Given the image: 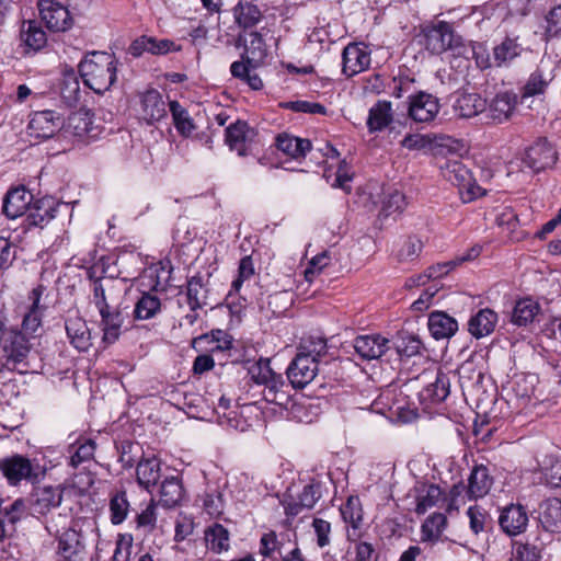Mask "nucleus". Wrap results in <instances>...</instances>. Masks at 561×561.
I'll return each instance as SVG.
<instances>
[{"label":"nucleus","mask_w":561,"mask_h":561,"mask_svg":"<svg viewBox=\"0 0 561 561\" xmlns=\"http://www.w3.org/2000/svg\"><path fill=\"white\" fill-rule=\"evenodd\" d=\"M409 99V116L415 122H431L439 111L437 98L430 93L420 92L415 95H410Z\"/></svg>","instance_id":"obj_16"},{"label":"nucleus","mask_w":561,"mask_h":561,"mask_svg":"<svg viewBox=\"0 0 561 561\" xmlns=\"http://www.w3.org/2000/svg\"><path fill=\"white\" fill-rule=\"evenodd\" d=\"M229 531L221 524H214L205 530V542L207 548L215 552L221 553L230 547Z\"/></svg>","instance_id":"obj_42"},{"label":"nucleus","mask_w":561,"mask_h":561,"mask_svg":"<svg viewBox=\"0 0 561 561\" xmlns=\"http://www.w3.org/2000/svg\"><path fill=\"white\" fill-rule=\"evenodd\" d=\"M486 102L477 93H467L457 101V110L462 117H472L483 112Z\"/></svg>","instance_id":"obj_52"},{"label":"nucleus","mask_w":561,"mask_h":561,"mask_svg":"<svg viewBox=\"0 0 561 561\" xmlns=\"http://www.w3.org/2000/svg\"><path fill=\"white\" fill-rule=\"evenodd\" d=\"M343 520L351 526L347 530V539L356 541L360 534L359 529L363 523V507L358 496H350L341 507Z\"/></svg>","instance_id":"obj_23"},{"label":"nucleus","mask_w":561,"mask_h":561,"mask_svg":"<svg viewBox=\"0 0 561 561\" xmlns=\"http://www.w3.org/2000/svg\"><path fill=\"white\" fill-rule=\"evenodd\" d=\"M317 371L318 363L298 353L286 369V375L293 388L302 389L313 380Z\"/></svg>","instance_id":"obj_12"},{"label":"nucleus","mask_w":561,"mask_h":561,"mask_svg":"<svg viewBox=\"0 0 561 561\" xmlns=\"http://www.w3.org/2000/svg\"><path fill=\"white\" fill-rule=\"evenodd\" d=\"M546 34L549 36H558L561 34V5L552 8L547 18Z\"/></svg>","instance_id":"obj_64"},{"label":"nucleus","mask_w":561,"mask_h":561,"mask_svg":"<svg viewBox=\"0 0 561 561\" xmlns=\"http://www.w3.org/2000/svg\"><path fill=\"white\" fill-rule=\"evenodd\" d=\"M114 290L115 282L113 279H108L105 285L102 282H94L92 302L95 305L99 313H103L116 306L114 305Z\"/></svg>","instance_id":"obj_41"},{"label":"nucleus","mask_w":561,"mask_h":561,"mask_svg":"<svg viewBox=\"0 0 561 561\" xmlns=\"http://www.w3.org/2000/svg\"><path fill=\"white\" fill-rule=\"evenodd\" d=\"M493 484L489 469L483 465L476 466L468 479V494L471 499H480L489 493Z\"/></svg>","instance_id":"obj_34"},{"label":"nucleus","mask_w":561,"mask_h":561,"mask_svg":"<svg viewBox=\"0 0 561 561\" xmlns=\"http://www.w3.org/2000/svg\"><path fill=\"white\" fill-rule=\"evenodd\" d=\"M89 535L73 524L58 537L57 553L62 561H84L88 557Z\"/></svg>","instance_id":"obj_5"},{"label":"nucleus","mask_w":561,"mask_h":561,"mask_svg":"<svg viewBox=\"0 0 561 561\" xmlns=\"http://www.w3.org/2000/svg\"><path fill=\"white\" fill-rule=\"evenodd\" d=\"M137 483L147 491H151L162 478L161 461L157 457L142 458L136 465Z\"/></svg>","instance_id":"obj_21"},{"label":"nucleus","mask_w":561,"mask_h":561,"mask_svg":"<svg viewBox=\"0 0 561 561\" xmlns=\"http://www.w3.org/2000/svg\"><path fill=\"white\" fill-rule=\"evenodd\" d=\"M517 105V95L512 92L497 94L490 104L491 116L502 122L507 119L515 111Z\"/></svg>","instance_id":"obj_38"},{"label":"nucleus","mask_w":561,"mask_h":561,"mask_svg":"<svg viewBox=\"0 0 561 561\" xmlns=\"http://www.w3.org/2000/svg\"><path fill=\"white\" fill-rule=\"evenodd\" d=\"M321 483L312 480L310 483L304 485L302 490L296 495H288L282 501L285 513L287 516L295 517L304 510H311L316 503L321 499Z\"/></svg>","instance_id":"obj_7"},{"label":"nucleus","mask_w":561,"mask_h":561,"mask_svg":"<svg viewBox=\"0 0 561 561\" xmlns=\"http://www.w3.org/2000/svg\"><path fill=\"white\" fill-rule=\"evenodd\" d=\"M159 502L162 506L172 508L178 506L184 497L182 480L175 476H167L162 479L159 491Z\"/></svg>","instance_id":"obj_28"},{"label":"nucleus","mask_w":561,"mask_h":561,"mask_svg":"<svg viewBox=\"0 0 561 561\" xmlns=\"http://www.w3.org/2000/svg\"><path fill=\"white\" fill-rule=\"evenodd\" d=\"M38 10L42 21L53 32H65L72 25L68 9L55 0H39Z\"/></svg>","instance_id":"obj_8"},{"label":"nucleus","mask_w":561,"mask_h":561,"mask_svg":"<svg viewBox=\"0 0 561 561\" xmlns=\"http://www.w3.org/2000/svg\"><path fill=\"white\" fill-rule=\"evenodd\" d=\"M33 195L25 186L11 187L2 201V214L8 219H15L23 216L30 208Z\"/></svg>","instance_id":"obj_15"},{"label":"nucleus","mask_w":561,"mask_h":561,"mask_svg":"<svg viewBox=\"0 0 561 561\" xmlns=\"http://www.w3.org/2000/svg\"><path fill=\"white\" fill-rule=\"evenodd\" d=\"M100 316L103 331V342L106 344L115 343L122 334V325L124 323V317L119 311L118 306H115L110 310L100 313Z\"/></svg>","instance_id":"obj_32"},{"label":"nucleus","mask_w":561,"mask_h":561,"mask_svg":"<svg viewBox=\"0 0 561 561\" xmlns=\"http://www.w3.org/2000/svg\"><path fill=\"white\" fill-rule=\"evenodd\" d=\"M497 323V313L490 308L479 310L468 322V330L477 339L491 334Z\"/></svg>","instance_id":"obj_31"},{"label":"nucleus","mask_w":561,"mask_h":561,"mask_svg":"<svg viewBox=\"0 0 561 561\" xmlns=\"http://www.w3.org/2000/svg\"><path fill=\"white\" fill-rule=\"evenodd\" d=\"M0 359L2 366L8 370L19 369L20 365L26 366V359L31 351V344L18 328H11L7 331L3 341L0 344Z\"/></svg>","instance_id":"obj_4"},{"label":"nucleus","mask_w":561,"mask_h":561,"mask_svg":"<svg viewBox=\"0 0 561 561\" xmlns=\"http://www.w3.org/2000/svg\"><path fill=\"white\" fill-rule=\"evenodd\" d=\"M141 115L149 123L167 115L165 102L157 90H149L141 95Z\"/></svg>","instance_id":"obj_33"},{"label":"nucleus","mask_w":561,"mask_h":561,"mask_svg":"<svg viewBox=\"0 0 561 561\" xmlns=\"http://www.w3.org/2000/svg\"><path fill=\"white\" fill-rule=\"evenodd\" d=\"M18 245L0 236V273L9 270L16 259Z\"/></svg>","instance_id":"obj_57"},{"label":"nucleus","mask_w":561,"mask_h":561,"mask_svg":"<svg viewBox=\"0 0 561 561\" xmlns=\"http://www.w3.org/2000/svg\"><path fill=\"white\" fill-rule=\"evenodd\" d=\"M43 317L44 313L27 309L23 314L20 331L25 336H36L37 331L42 328Z\"/></svg>","instance_id":"obj_59"},{"label":"nucleus","mask_w":561,"mask_h":561,"mask_svg":"<svg viewBox=\"0 0 561 561\" xmlns=\"http://www.w3.org/2000/svg\"><path fill=\"white\" fill-rule=\"evenodd\" d=\"M239 41H242V36H239ZM244 53L242 58L252 68H257L267 56V48L264 42L263 35L260 32H250L247 37L243 38Z\"/></svg>","instance_id":"obj_26"},{"label":"nucleus","mask_w":561,"mask_h":561,"mask_svg":"<svg viewBox=\"0 0 561 561\" xmlns=\"http://www.w3.org/2000/svg\"><path fill=\"white\" fill-rule=\"evenodd\" d=\"M117 59L106 51H90L79 64L83 83L98 94L108 91L117 77Z\"/></svg>","instance_id":"obj_2"},{"label":"nucleus","mask_w":561,"mask_h":561,"mask_svg":"<svg viewBox=\"0 0 561 561\" xmlns=\"http://www.w3.org/2000/svg\"><path fill=\"white\" fill-rule=\"evenodd\" d=\"M65 329L70 344L79 352H85L92 345L90 329L81 317H68Z\"/></svg>","instance_id":"obj_20"},{"label":"nucleus","mask_w":561,"mask_h":561,"mask_svg":"<svg viewBox=\"0 0 561 561\" xmlns=\"http://www.w3.org/2000/svg\"><path fill=\"white\" fill-rule=\"evenodd\" d=\"M110 520L113 525H121L128 516L130 503L125 490H117L110 495Z\"/></svg>","instance_id":"obj_39"},{"label":"nucleus","mask_w":561,"mask_h":561,"mask_svg":"<svg viewBox=\"0 0 561 561\" xmlns=\"http://www.w3.org/2000/svg\"><path fill=\"white\" fill-rule=\"evenodd\" d=\"M20 38L25 47L33 51L41 50L47 43L46 33L36 21L23 22Z\"/></svg>","instance_id":"obj_35"},{"label":"nucleus","mask_w":561,"mask_h":561,"mask_svg":"<svg viewBox=\"0 0 561 561\" xmlns=\"http://www.w3.org/2000/svg\"><path fill=\"white\" fill-rule=\"evenodd\" d=\"M0 471L11 485H16L22 480H28L32 477L33 466L28 458L13 455L0 459Z\"/></svg>","instance_id":"obj_18"},{"label":"nucleus","mask_w":561,"mask_h":561,"mask_svg":"<svg viewBox=\"0 0 561 561\" xmlns=\"http://www.w3.org/2000/svg\"><path fill=\"white\" fill-rule=\"evenodd\" d=\"M542 528L549 533L561 531V500L551 497L539 506L538 517Z\"/></svg>","instance_id":"obj_29"},{"label":"nucleus","mask_w":561,"mask_h":561,"mask_svg":"<svg viewBox=\"0 0 561 561\" xmlns=\"http://www.w3.org/2000/svg\"><path fill=\"white\" fill-rule=\"evenodd\" d=\"M353 347L360 358L371 360L381 357L390 348V341L380 334L358 335Z\"/></svg>","instance_id":"obj_17"},{"label":"nucleus","mask_w":561,"mask_h":561,"mask_svg":"<svg viewBox=\"0 0 561 561\" xmlns=\"http://www.w3.org/2000/svg\"><path fill=\"white\" fill-rule=\"evenodd\" d=\"M370 65V53L364 44H348L342 54V72L353 77L365 71Z\"/></svg>","instance_id":"obj_14"},{"label":"nucleus","mask_w":561,"mask_h":561,"mask_svg":"<svg viewBox=\"0 0 561 561\" xmlns=\"http://www.w3.org/2000/svg\"><path fill=\"white\" fill-rule=\"evenodd\" d=\"M95 443L92 439L78 440L77 445L70 446L69 466L73 469L79 468L83 462L90 461L94 457Z\"/></svg>","instance_id":"obj_46"},{"label":"nucleus","mask_w":561,"mask_h":561,"mask_svg":"<svg viewBox=\"0 0 561 561\" xmlns=\"http://www.w3.org/2000/svg\"><path fill=\"white\" fill-rule=\"evenodd\" d=\"M62 127V117L51 110L35 112L28 123L30 136L34 138H53Z\"/></svg>","instance_id":"obj_9"},{"label":"nucleus","mask_w":561,"mask_h":561,"mask_svg":"<svg viewBox=\"0 0 561 561\" xmlns=\"http://www.w3.org/2000/svg\"><path fill=\"white\" fill-rule=\"evenodd\" d=\"M135 522L137 528H144L148 533L153 531L157 526L156 502L153 499H151L145 510L136 515Z\"/></svg>","instance_id":"obj_60"},{"label":"nucleus","mask_w":561,"mask_h":561,"mask_svg":"<svg viewBox=\"0 0 561 561\" xmlns=\"http://www.w3.org/2000/svg\"><path fill=\"white\" fill-rule=\"evenodd\" d=\"M517 39V37H506L501 44L494 47L493 58L497 67L510 66L515 58L520 56L524 48Z\"/></svg>","instance_id":"obj_36"},{"label":"nucleus","mask_w":561,"mask_h":561,"mask_svg":"<svg viewBox=\"0 0 561 561\" xmlns=\"http://www.w3.org/2000/svg\"><path fill=\"white\" fill-rule=\"evenodd\" d=\"M392 121L391 103L388 101H378L369 110L367 126L370 131L382 130Z\"/></svg>","instance_id":"obj_40"},{"label":"nucleus","mask_w":561,"mask_h":561,"mask_svg":"<svg viewBox=\"0 0 561 561\" xmlns=\"http://www.w3.org/2000/svg\"><path fill=\"white\" fill-rule=\"evenodd\" d=\"M443 492L438 485H424L422 490L417 491L415 512L419 515L425 514L427 510L437 504Z\"/></svg>","instance_id":"obj_50"},{"label":"nucleus","mask_w":561,"mask_h":561,"mask_svg":"<svg viewBox=\"0 0 561 561\" xmlns=\"http://www.w3.org/2000/svg\"><path fill=\"white\" fill-rule=\"evenodd\" d=\"M253 137V130L243 121H237L226 128L225 140H249Z\"/></svg>","instance_id":"obj_62"},{"label":"nucleus","mask_w":561,"mask_h":561,"mask_svg":"<svg viewBox=\"0 0 561 561\" xmlns=\"http://www.w3.org/2000/svg\"><path fill=\"white\" fill-rule=\"evenodd\" d=\"M133 542L131 534H118L112 561H129L133 552Z\"/></svg>","instance_id":"obj_58"},{"label":"nucleus","mask_w":561,"mask_h":561,"mask_svg":"<svg viewBox=\"0 0 561 561\" xmlns=\"http://www.w3.org/2000/svg\"><path fill=\"white\" fill-rule=\"evenodd\" d=\"M60 204L51 196H44L31 204L25 222L27 228H44L55 217Z\"/></svg>","instance_id":"obj_13"},{"label":"nucleus","mask_w":561,"mask_h":561,"mask_svg":"<svg viewBox=\"0 0 561 561\" xmlns=\"http://www.w3.org/2000/svg\"><path fill=\"white\" fill-rule=\"evenodd\" d=\"M428 330L436 340L449 339L458 330V322L444 311H434L428 317Z\"/></svg>","instance_id":"obj_30"},{"label":"nucleus","mask_w":561,"mask_h":561,"mask_svg":"<svg viewBox=\"0 0 561 561\" xmlns=\"http://www.w3.org/2000/svg\"><path fill=\"white\" fill-rule=\"evenodd\" d=\"M409 150H420L430 153L436 160V164L443 176L453 185L459 188L463 203L483 196L485 191L478 185L472 178L470 170L457 158L461 156L460 150H467L463 146L454 147L446 142H402Z\"/></svg>","instance_id":"obj_1"},{"label":"nucleus","mask_w":561,"mask_h":561,"mask_svg":"<svg viewBox=\"0 0 561 561\" xmlns=\"http://www.w3.org/2000/svg\"><path fill=\"white\" fill-rule=\"evenodd\" d=\"M424 45L432 54H442L459 45V37L455 35L453 26L439 21L422 28Z\"/></svg>","instance_id":"obj_6"},{"label":"nucleus","mask_w":561,"mask_h":561,"mask_svg":"<svg viewBox=\"0 0 561 561\" xmlns=\"http://www.w3.org/2000/svg\"><path fill=\"white\" fill-rule=\"evenodd\" d=\"M513 557L515 561H540L541 552L536 545L513 541Z\"/></svg>","instance_id":"obj_56"},{"label":"nucleus","mask_w":561,"mask_h":561,"mask_svg":"<svg viewBox=\"0 0 561 561\" xmlns=\"http://www.w3.org/2000/svg\"><path fill=\"white\" fill-rule=\"evenodd\" d=\"M262 12L252 2H239L233 8V18L237 25L243 30L254 27L262 20Z\"/></svg>","instance_id":"obj_37"},{"label":"nucleus","mask_w":561,"mask_h":561,"mask_svg":"<svg viewBox=\"0 0 561 561\" xmlns=\"http://www.w3.org/2000/svg\"><path fill=\"white\" fill-rule=\"evenodd\" d=\"M312 142H273L270 146L272 153L280 152L286 160H300L310 152Z\"/></svg>","instance_id":"obj_49"},{"label":"nucleus","mask_w":561,"mask_h":561,"mask_svg":"<svg viewBox=\"0 0 561 561\" xmlns=\"http://www.w3.org/2000/svg\"><path fill=\"white\" fill-rule=\"evenodd\" d=\"M179 49L180 47L173 41L157 39L156 37L148 36L147 53L151 55H163Z\"/></svg>","instance_id":"obj_63"},{"label":"nucleus","mask_w":561,"mask_h":561,"mask_svg":"<svg viewBox=\"0 0 561 561\" xmlns=\"http://www.w3.org/2000/svg\"><path fill=\"white\" fill-rule=\"evenodd\" d=\"M160 312V298L151 293H142L135 305L134 317L137 320H149Z\"/></svg>","instance_id":"obj_44"},{"label":"nucleus","mask_w":561,"mask_h":561,"mask_svg":"<svg viewBox=\"0 0 561 561\" xmlns=\"http://www.w3.org/2000/svg\"><path fill=\"white\" fill-rule=\"evenodd\" d=\"M449 393L450 377L448 374L437 370L435 380L420 391L419 398L424 405L430 407L445 401Z\"/></svg>","instance_id":"obj_19"},{"label":"nucleus","mask_w":561,"mask_h":561,"mask_svg":"<svg viewBox=\"0 0 561 561\" xmlns=\"http://www.w3.org/2000/svg\"><path fill=\"white\" fill-rule=\"evenodd\" d=\"M407 205L405 195L398 190H393L385 195L379 216L386 218L393 214H401Z\"/></svg>","instance_id":"obj_53"},{"label":"nucleus","mask_w":561,"mask_h":561,"mask_svg":"<svg viewBox=\"0 0 561 561\" xmlns=\"http://www.w3.org/2000/svg\"><path fill=\"white\" fill-rule=\"evenodd\" d=\"M254 274H255V268H254V263H253L252 256H250V255L243 256L239 262L238 274H237L236 279H233V282L231 284V289L229 290V293L227 295V300L231 299V304H232L233 302L232 298L239 294L243 283L245 280L250 279Z\"/></svg>","instance_id":"obj_51"},{"label":"nucleus","mask_w":561,"mask_h":561,"mask_svg":"<svg viewBox=\"0 0 561 561\" xmlns=\"http://www.w3.org/2000/svg\"><path fill=\"white\" fill-rule=\"evenodd\" d=\"M31 511L33 515H46L51 508L58 507L62 501V491L58 488L45 486L33 494Z\"/></svg>","instance_id":"obj_24"},{"label":"nucleus","mask_w":561,"mask_h":561,"mask_svg":"<svg viewBox=\"0 0 561 561\" xmlns=\"http://www.w3.org/2000/svg\"><path fill=\"white\" fill-rule=\"evenodd\" d=\"M232 346L231 336L224 330H211L209 333L201 334L192 341V347L197 351L208 350L210 352L230 350Z\"/></svg>","instance_id":"obj_27"},{"label":"nucleus","mask_w":561,"mask_h":561,"mask_svg":"<svg viewBox=\"0 0 561 561\" xmlns=\"http://www.w3.org/2000/svg\"><path fill=\"white\" fill-rule=\"evenodd\" d=\"M553 79V69L541 64L529 75L526 83L524 84L520 95L522 100L545 93Z\"/></svg>","instance_id":"obj_22"},{"label":"nucleus","mask_w":561,"mask_h":561,"mask_svg":"<svg viewBox=\"0 0 561 561\" xmlns=\"http://www.w3.org/2000/svg\"><path fill=\"white\" fill-rule=\"evenodd\" d=\"M539 310L540 306L533 299H520L514 306L511 321L518 327H526L534 321Z\"/></svg>","instance_id":"obj_43"},{"label":"nucleus","mask_w":561,"mask_h":561,"mask_svg":"<svg viewBox=\"0 0 561 561\" xmlns=\"http://www.w3.org/2000/svg\"><path fill=\"white\" fill-rule=\"evenodd\" d=\"M558 153L551 142H533L525 149L522 161L533 170L539 172L556 164Z\"/></svg>","instance_id":"obj_10"},{"label":"nucleus","mask_w":561,"mask_h":561,"mask_svg":"<svg viewBox=\"0 0 561 561\" xmlns=\"http://www.w3.org/2000/svg\"><path fill=\"white\" fill-rule=\"evenodd\" d=\"M1 516L4 519V525L9 526V530H14V525L19 522L24 512V503L22 500H15L9 506L0 507Z\"/></svg>","instance_id":"obj_61"},{"label":"nucleus","mask_w":561,"mask_h":561,"mask_svg":"<svg viewBox=\"0 0 561 561\" xmlns=\"http://www.w3.org/2000/svg\"><path fill=\"white\" fill-rule=\"evenodd\" d=\"M209 275L206 278L196 274L187 279L186 298L191 311H197L207 305Z\"/></svg>","instance_id":"obj_25"},{"label":"nucleus","mask_w":561,"mask_h":561,"mask_svg":"<svg viewBox=\"0 0 561 561\" xmlns=\"http://www.w3.org/2000/svg\"><path fill=\"white\" fill-rule=\"evenodd\" d=\"M327 351L328 345L325 339L319 336H310L302 340L299 354H305V356H308L309 358H312L319 363V358L324 356Z\"/></svg>","instance_id":"obj_55"},{"label":"nucleus","mask_w":561,"mask_h":561,"mask_svg":"<svg viewBox=\"0 0 561 561\" xmlns=\"http://www.w3.org/2000/svg\"><path fill=\"white\" fill-rule=\"evenodd\" d=\"M447 524V518L442 513L430 515L421 527L422 541H436L442 535Z\"/></svg>","instance_id":"obj_48"},{"label":"nucleus","mask_w":561,"mask_h":561,"mask_svg":"<svg viewBox=\"0 0 561 561\" xmlns=\"http://www.w3.org/2000/svg\"><path fill=\"white\" fill-rule=\"evenodd\" d=\"M535 380L531 375L517 376L510 382V389L516 399L528 400L535 392Z\"/></svg>","instance_id":"obj_54"},{"label":"nucleus","mask_w":561,"mask_h":561,"mask_svg":"<svg viewBox=\"0 0 561 561\" xmlns=\"http://www.w3.org/2000/svg\"><path fill=\"white\" fill-rule=\"evenodd\" d=\"M169 107L179 134L185 138L191 137L195 125L188 112L178 101H170Z\"/></svg>","instance_id":"obj_45"},{"label":"nucleus","mask_w":561,"mask_h":561,"mask_svg":"<svg viewBox=\"0 0 561 561\" xmlns=\"http://www.w3.org/2000/svg\"><path fill=\"white\" fill-rule=\"evenodd\" d=\"M393 346L400 357L409 358L421 352L423 343L420 337L414 334L400 332L393 342Z\"/></svg>","instance_id":"obj_47"},{"label":"nucleus","mask_w":561,"mask_h":561,"mask_svg":"<svg viewBox=\"0 0 561 561\" xmlns=\"http://www.w3.org/2000/svg\"><path fill=\"white\" fill-rule=\"evenodd\" d=\"M251 380L263 386L262 396L268 403L287 407L291 399V385L287 383L282 374L273 370L271 360L261 357L248 369Z\"/></svg>","instance_id":"obj_3"},{"label":"nucleus","mask_w":561,"mask_h":561,"mask_svg":"<svg viewBox=\"0 0 561 561\" xmlns=\"http://www.w3.org/2000/svg\"><path fill=\"white\" fill-rule=\"evenodd\" d=\"M529 517L522 504H510L503 507L499 516V525L504 534L515 537L524 534L528 527Z\"/></svg>","instance_id":"obj_11"}]
</instances>
